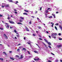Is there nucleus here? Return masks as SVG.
Masks as SVG:
<instances>
[{
  "label": "nucleus",
  "instance_id": "1",
  "mask_svg": "<svg viewBox=\"0 0 62 62\" xmlns=\"http://www.w3.org/2000/svg\"><path fill=\"white\" fill-rule=\"evenodd\" d=\"M44 40L45 41V42H47V43H48V45H51V43L50 42H48L47 40H46L45 39H44Z\"/></svg>",
  "mask_w": 62,
  "mask_h": 62
},
{
  "label": "nucleus",
  "instance_id": "2",
  "mask_svg": "<svg viewBox=\"0 0 62 62\" xmlns=\"http://www.w3.org/2000/svg\"><path fill=\"white\" fill-rule=\"evenodd\" d=\"M57 35V34L56 33H53L52 34V36L53 37L54 36H56Z\"/></svg>",
  "mask_w": 62,
  "mask_h": 62
},
{
  "label": "nucleus",
  "instance_id": "3",
  "mask_svg": "<svg viewBox=\"0 0 62 62\" xmlns=\"http://www.w3.org/2000/svg\"><path fill=\"white\" fill-rule=\"evenodd\" d=\"M9 5L8 4H5L4 5V6L5 8H8L9 7Z\"/></svg>",
  "mask_w": 62,
  "mask_h": 62
},
{
  "label": "nucleus",
  "instance_id": "4",
  "mask_svg": "<svg viewBox=\"0 0 62 62\" xmlns=\"http://www.w3.org/2000/svg\"><path fill=\"white\" fill-rule=\"evenodd\" d=\"M34 60H35V61H38V60H39V58H38L37 59H35V58H34Z\"/></svg>",
  "mask_w": 62,
  "mask_h": 62
},
{
  "label": "nucleus",
  "instance_id": "5",
  "mask_svg": "<svg viewBox=\"0 0 62 62\" xmlns=\"http://www.w3.org/2000/svg\"><path fill=\"white\" fill-rule=\"evenodd\" d=\"M9 23H12V24H14L15 23H14V22L13 21H9Z\"/></svg>",
  "mask_w": 62,
  "mask_h": 62
},
{
  "label": "nucleus",
  "instance_id": "6",
  "mask_svg": "<svg viewBox=\"0 0 62 62\" xmlns=\"http://www.w3.org/2000/svg\"><path fill=\"white\" fill-rule=\"evenodd\" d=\"M25 29H26V31H29V30L28 29V28H27V27H26V26L25 27Z\"/></svg>",
  "mask_w": 62,
  "mask_h": 62
},
{
  "label": "nucleus",
  "instance_id": "7",
  "mask_svg": "<svg viewBox=\"0 0 62 62\" xmlns=\"http://www.w3.org/2000/svg\"><path fill=\"white\" fill-rule=\"evenodd\" d=\"M57 47L58 48H60V47H62V45H57Z\"/></svg>",
  "mask_w": 62,
  "mask_h": 62
},
{
  "label": "nucleus",
  "instance_id": "8",
  "mask_svg": "<svg viewBox=\"0 0 62 62\" xmlns=\"http://www.w3.org/2000/svg\"><path fill=\"white\" fill-rule=\"evenodd\" d=\"M59 27L60 28V29H61V30L62 31V26L61 25H59Z\"/></svg>",
  "mask_w": 62,
  "mask_h": 62
},
{
  "label": "nucleus",
  "instance_id": "9",
  "mask_svg": "<svg viewBox=\"0 0 62 62\" xmlns=\"http://www.w3.org/2000/svg\"><path fill=\"white\" fill-rule=\"evenodd\" d=\"M4 36H5V37H6V39H8V36H7V35H6V34H4Z\"/></svg>",
  "mask_w": 62,
  "mask_h": 62
},
{
  "label": "nucleus",
  "instance_id": "10",
  "mask_svg": "<svg viewBox=\"0 0 62 62\" xmlns=\"http://www.w3.org/2000/svg\"><path fill=\"white\" fill-rule=\"evenodd\" d=\"M21 19H22V20H24V18H23V17H22V16H21L20 17Z\"/></svg>",
  "mask_w": 62,
  "mask_h": 62
},
{
  "label": "nucleus",
  "instance_id": "11",
  "mask_svg": "<svg viewBox=\"0 0 62 62\" xmlns=\"http://www.w3.org/2000/svg\"><path fill=\"white\" fill-rule=\"evenodd\" d=\"M34 52L35 53L38 54V52L36 51H34Z\"/></svg>",
  "mask_w": 62,
  "mask_h": 62
},
{
  "label": "nucleus",
  "instance_id": "12",
  "mask_svg": "<svg viewBox=\"0 0 62 62\" xmlns=\"http://www.w3.org/2000/svg\"><path fill=\"white\" fill-rule=\"evenodd\" d=\"M23 15H28V14L26 13H23Z\"/></svg>",
  "mask_w": 62,
  "mask_h": 62
},
{
  "label": "nucleus",
  "instance_id": "13",
  "mask_svg": "<svg viewBox=\"0 0 62 62\" xmlns=\"http://www.w3.org/2000/svg\"><path fill=\"white\" fill-rule=\"evenodd\" d=\"M51 24H52L51 26L52 27H53V26H54V23H53L51 22Z\"/></svg>",
  "mask_w": 62,
  "mask_h": 62
},
{
  "label": "nucleus",
  "instance_id": "14",
  "mask_svg": "<svg viewBox=\"0 0 62 62\" xmlns=\"http://www.w3.org/2000/svg\"><path fill=\"white\" fill-rule=\"evenodd\" d=\"M10 59H12V60H14V58L12 57H10Z\"/></svg>",
  "mask_w": 62,
  "mask_h": 62
},
{
  "label": "nucleus",
  "instance_id": "15",
  "mask_svg": "<svg viewBox=\"0 0 62 62\" xmlns=\"http://www.w3.org/2000/svg\"><path fill=\"white\" fill-rule=\"evenodd\" d=\"M23 50H24L25 51H26V49L25 48H23L22 51H23Z\"/></svg>",
  "mask_w": 62,
  "mask_h": 62
},
{
  "label": "nucleus",
  "instance_id": "16",
  "mask_svg": "<svg viewBox=\"0 0 62 62\" xmlns=\"http://www.w3.org/2000/svg\"><path fill=\"white\" fill-rule=\"evenodd\" d=\"M23 58V55H22L21 56V57H20V59H22Z\"/></svg>",
  "mask_w": 62,
  "mask_h": 62
},
{
  "label": "nucleus",
  "instance_id": "17",
  "mask_svg": "<svg viewBox=\"0 0 62 62\" xmlns=\"http://www.w3.org/2000/svg\"><path fill=\"white\" fill-rule=\"evenodd\" d=\"M17 23L18 24H22V25H23V24L20 23Z\"/></svg>",
  "mask_w": 62,
  "mask_h": 62
},
{
  "label": "nucleus",
  "instance_id": "18",
  "mask_svg": "<svg viewBox=\"0 0 62 62\" xmlns=\"http://www.w3.org/2000/svg\"><path fill=\"white\" fill-rule=\"evenodd\" d=\"M24 10L25 11V12H29V11L28 10Z\"/></svg>",
  "mask_w": 62,
  "mask_h": 62
},
{
  "label": "nucleus",
  "instance_id": "19",
  "mask_svg": "<svg viewBox=\"0 0 62 62\" xmlns=\"http://www.w3.org/2000/svg\"><path fill=\"white\" fill-rule=\"evenodd\" d=\"M19 21L20 22H23V21L22 20V19H21Z\"/></svg>",
  "mask_w": 62,
  "mask_h": 62
},
{
  "label": "nucleus",
  "instance_id": "20",
  "mask_svg": "<svg viewBox=\"0 0 62 62\" xmlns=\"http://www.w3.org/2000/svg\"><path fill=\"white\" fill-rule=\"evenodd\" d=\"M3 53L4 54H5V55H7V54H6V52H3Z\"/></svg>",
  "mask_w": 62,
  "mask_h": 62
},
{
  "label": "nucleus",
  "instance_id": "21",
  "mask_svg": "<svg viewBox=\"0 0 62 62\" xmlns=\"http://www.w3.org/2000/svg\"><path fill=\"white\" fill-rule=\"evenodd\" d=\"M0 60H1V61H3V60H4L3 59V58H0Z\"/></svg>",
  "mask_w": 62,
  "mask_h": 62
},
{
  "label": "nucleus",
  "instance_id": "22",
  "mask_svg": "<svg viewBox=\"0 0 62 62\" xmlns=\"http://www.w3.org/2000/svg\"><path fill=\"white\" fill-rule=\"evenodd\" d=\"M6 27H7V28H9V26L8 25L7 26H6Z\"/></svg>",
  "mask_w": 62,
  "mask_h": 62
},
{
  "label": "nucleus",
  "instance_id": "23",
  "mask_svg": "<svg viewBox=\"0 0 62 62\" xmlns=\"http://www.w3.org/2000/svg\"><path fill=\"white\" fill-rule=\"evenodd\" d=\"M43 44H44V45L46 47H47V46L45 44V43H43Z\"/></svg>",
  "mask_w": 62,
  "mask_h": 62
},
{
  "label": "nucleus",
  "instance_id": "24",
  "mask_svg": "<svg viewBox=\"0 0 62 62\" xmlns=\"http://www.w3.org/2000/svg\"><path fill=\"white\" fill-rule=\"evenodd\" d=\"M55 29H56V30H57V28L56 27V26H55Z\"/></svg>",
  "mask_w": 62,
  "mask_h": 62
},
{
  "label": "nucleus",
  "instance_id": "25",
  "mask_svg": "<svg viewBox=\"0 0 62 62\" xmlns=\"http://www.w3.org/2000/svg\"><path fill=\"white\" fill-rule=\"evenodd\" d=\"M14 31L15 33H17V31H16V30H14Z\"/></svg>",
  "mask_w": 62,
  "mask_h": 62
},
{
  "label": "nucleus",
  "instance_id": "26",
  "mask_svg": "<svg viewBox=\"0 0 62 62\" xmlns=\"http://www.w3.org/2000/svg\"><path fill=\"white\" fill-rule=\"evenodd\" d=\"M45 14L46 15V16H45L46 17V18H47V14Z\"/></svg>",
  "mask_w": 62,
  "mask_h": 62
},
{
  "label": "nucleus",
  "instance_id": "27",
  "mask_svg": "<svg viewBox=\"0 0 62 62\" xmlns=\"http://www.w3.org/2000/svg\"><path fill=\"white\" fill-rule=\"evenodd\" d=\"M52 38H54V39H55V38H56V37L55 36H54V37L53 36V37H52Z\"/></svg>",
  "mask_w": 62,
  "mask_h": 62
},
{
  "label": "nucleus",
  "instance_id": "28",
  "mask_svg": "<svg viewBox=\"0 0 62 62\" xmlns=\"http://www.w3.org/2000/svg\"><path fill=\"white\" fill-rule=\"evenodd\" d=\"M53 16L54 17V18H55V15H54V14H53Z\"/></svg>",
  "mask_w": 62,
  "mask_h": 62
},
{
  "label": "nucleus",
  "instance_id": "29",
  "mask_svg": "<svg viewBox=\"0 0 62 62\" xmlns=\"http://www.w3.org/2000/svg\"><path fill=\"white\" fill-rule=\"evenodd\" d=\"M49 18H53V17L52 16H49Z\"/></svg>",
  "mask_w": 62,
  "mask_h": 62
},
{
  "label": "nucleus",
  "instance_id": "30",
  "mask_svg": "<svg viewBox=\"0 0 62 62\" xmlns=\"http://www.w3.org/2000/svg\"><path fill=\"white\" fill-rule=\"evenodd\" d=\"M59 39L60 40H62V38H59Z\"/></svg>",
  "mask_w": 62,
  "mask_h": 62
},
{
  "label": "nucleus",
  "instance_id": "31",
  "mask_svg": "<svg viewBox=\"0 0 62 62\" xmlns=\"http://www.w3.org/2000/svg\"><path fill=\"white\" fill-rule=\"evenodd\" d=\"M9 2H13V1L11 0H9Z\"/></svg>",
  "mask_w": 62,
  "mask_h": 62
},
{
  "label": "nucleus",
  "instance_id": "32",
  "mask_svg": "<svg viewBox=\"0 0 62 62\" xmlns=\"http://www.w3.org/2000/svg\"><path fill=\"white\" fill-rule=\"evenodd\" d=\"M59 24L57 23L56 24H55V25H58Z\"/></svg>",
  "mask_w": 62,
  "mask_h": 62
},
{
  "label": "nucleus",
  "instance_id": "33",
  "mask_svg": "<svg viewBox=\"0 0 62 62\" xmlns=\"http://www.w3.org/2000/svg\"><path fill=\"white\" fill-rule=\"evenodd\" d=\"M0 29H1V30H3V28H0Z\"/></svg>",
  "mask_w": 62,
  "mask_h": 62
},
{
  "label": "nucleus",
  "instance_id": "34",
  "mask_svg": "<svg viewBox=\"0 0 62 62\" xmlns=\"http://www.w3.org/2000/svg\"><path fill=\"white\" fill-rule=\"evenodd\" d=\"M38 28H39V29H41V27L39 26Z\"/></svg>",
  "mask_w": 62,
  "mask_h": 62
},
{
  "label": "nucleus",
  "instance_id": "35",
  "mask_svg": "<svg viewBox=\"0 0 62 62\" xmlns=\"http://www.w3.org/2000/svg\"><path fill=\"white\" fill-rule=\"evenodd\" d=\"M3 16V15H0V17H2Z\"/></svg>",
  "mask_w": 62,
  "mask_h": 62
},
{
  "label": "nucleus",
  "instance_id": "36",
  "mask_svg": "<svg viewBox=\"0 0 62 62\" xmlns=\"http://www.w3.org/2000/svg\"><path fill=\"white\" fill-rule=\"evenodd\" d=\"M39 39L40 40H42V39H41V38H39Z\"/></svg>",
  "mask_w": 62,
  "mask_h": 62
},
{
  "label": "nucleus",
  "instance_id": "37",
  "mask_svg": "<svg viewBox=\"0 0 62 62\" xmlns=\"http://www.w3.org/2000/svg\"><path fill=\"white\" fill-rule=\"evenodd\" d=\"M27 52L28 53V54H30V52H29V51H27Z\"/></svg>",
  "mask_w": 62,
  "mask_h": 62
},
{
  "label": "nucleus",
  "instance_id": "38",
  "mask_svg": "<svg viewBox=\"0 0 62 62\" xmlns=\"http://www.w3.org/2000/svg\"><path fill=\"white\" fill-rule=\"evenodd\" d=\"M30 24H31V21H30L29 23Z\"/></svg>",
  "mask_w": 62,
  "mask_h": 62
},
{
  "label": "nucleus",
  "instance_id": "39",
  "mask_svg": "<svg viewBox=\"0 0 62 62\" xmlns=\"http://www.w3.org/2000/svg\"><path fill=\"white\" fill-rule=\"evenodd\" d=\"M59 36H61V33H59L58 34Z\"/></svg>",
  "mask_w": 62,
  "mask_h": 62
},
{
  "label": "nucleus",
  "instance_id": "40",
  "mask_svg": "<svg viewBox=\"0 0 62 62\" xmlns=\"http://www.w3.org/2000/svg\"><path fill=\"white\" fill-rule=\"evenodd\" d=\"M18 3V1H17L16 2L15 4H17V3Z\"/></svg>",
  "mask_w": 62,
  "mask_h": 62
},
{
  "label": "nucleus",
  "instance_id": "41",
  "mask_svg": "<svg viewBox=\"0 0 62 62\" xmlns=\"http://www.w3.org/2000/svg\"><path fill=\"white\" fill-rule=\"evenodd\" d=\"M20 50V49H17V51H19V50Z\"/></svg>",
  "mask_w": 62,
  "mask_h": 62
},
{
  "label": "nucleus",
  "instance_id": "42",
  "mask_svg": "<svg viewBox=\"0 0 62 62\" xmlns=\"http://www.w3.org/2000/svg\"><path fill=\"white\" fill-rule=\"evenodd\" d=\"M48 47L49 48H51V47L50 46H48Z\"/></svg>",
  "mask_w": 62,
  "mask_h": 62
},
{
  "label": "nucleus",
  "instance_id": "43",
  "mask_svg": "<svg viewBox=\"0 0 62 62\" xmlns=\"http://www.w3.org/2000/svg\"><path fill=\"white\" fill-rule=\"evenodd\" d=\"M14 11H17V10H16V9H14Z\"/></svg>",
  "mask_w": 62,
  "mask_h": 62
},
{
  "label": "nucleus",
  "instance_id": "44",
  "mask_svg": "<svg viewBox=\"0 0 62 62\" xmlns=\"http://www.w3.org/2000/svg\"><path fill=\"white\" fill-rule=\"evenodd\" d=\"M46 13H48V10H46Z\"/></svg>",
  "mask_w": 62,
  "mask_h": 62
},
{
  "label": "nucleus",
  "instance_id": "45",
  "mask_svg": "<svg viewBox=\"0 0 62 62\" xmlns=\"http://www.w3.org/2000/svg\"><path fill=\"white\" fill-rule=\"evenodd\" d=\"M33 36H36V35H35V34H33Z\"/></svg>",
  "mask_w": 62,
  "mask_h": 62
},
{
  "label": "nucleus",
  "instance_id": "46",
  "mask_svg": "<svg viewBox=\"0 0 62 62\" xmlns=\"http://www.w3.org/2000/svg\"><path fill=\"white\" fill-rule=\"evenodd\" d=\"M51 54H52V55H54V54L53 53H51Z\"/></svg>",
  "mask_w": 62,
  "mask_h": 62
},
{
  "label": "nucleus",
  "instance_id": "47",
  "mask_svg": "<svg viewBox=\"0 0 62 62\" xmlns=\"http://www.w3.org/2000/svg\"><path fill=\"white\" fill-rule=\"evenodd\" d=\"M1 7H2V8H4V6L3 5L1 6Z\"/></svg>",
  "mask_w": 62,
  "mask_h": 62
},
{
  "label": "nucleus",
  "instance_id": "48",
  "mask_svg": "<svg viewBox=\"0 0 62 62\" xmlns=\"http://www.w3.org/2000/svg\"><path fill=\"white\" fill-rule=\"evenodd\" d=\"M7 19H8L9 20V19H10V18H9V17H8L7 18Z\"/></svg>",
  "mask_w": 62,
  "mask_h": 62
},
{
  "label": "nucleus",
  "instance_id": "49",
  "mask_svg": "<svg viewBox=\"0 0 62 62\" xmlns=\"http://www.w3.org/2000/svg\"><path fill=\"white\" fill-rule=\"evenodd\" d=\"M19 48H20V49H22V47L21 46H20L19 47Z\"/></svg>",
  "mask_w": 62,
  "mask_h": 62
},
{
  "label": "nucleus",
  "instance_id": "50",
  "mask_svg": "<svg viewBox=\"0 0 62 62\" xmlns=\"http://www.w3.org/2000/svg\"><path fill=\"white\" fill-rule=\"evenodd\" d=\"M27 43L28 44H30V43H29V42H27Z\"/></svg>",
  "mask_w": 62,
  "mask_h": 62
},
{
  "label": "nucleus",
  "instance_id": "51",
  "mask_svg": "<svg viewBox=\"0 0 62 62\" xmlns=\"http://www.w3.org/2000/svg\"><path fill=\"white\" fill-rule=\"evenodd\" d=\"M17 36L18 37H19V35H17Z\"/></svg>",
  "mask_w": 62,
  "mask_h": 62
},
{
  "label": "nucleus",
  "instance_id": "52",
  "mask_svg": "<svg viewBox=\"0 0 62 62\" xmlns=\"http://www.w3.org/2000/svg\"><path fill=\"white\" fill-rule=\"evenodd\" d=\"M10 29H11V28H13V27H12L11 26H10Z\"/></svg>",
  "mask_w": 62,
  "mask_h": 62
},
{
  "label": "nucleus",
  "instance_id": "53",
  "mask_svg": "<svg viewBox=\"0 0 62 62\" xmlns=\"http://www.w3.org/2000/svg\"><path fill=\"white\" fill-rule=\"evenodd\" d=\"M46 33H47V34H48L49 33V32H48V31H46Z\"/></svg>",
  "mask_w": 62,
  "mask_h": 62
},
{
  "label": "nucleus",
  "instance_id": "54",
  "mask_svg": "<svg viewBox=\"0 0 62 62\" xmlns=\"http://www.w3.org/2000/svg\"><path fill=\"white\" fill-rule=\"evenodd\" d=\"M52 58L51 57H50L49 58V59H52Z\"/></svg>",
  "mask_w": 62,
  "mask_h": 62
},
{
  "label": "nucleus",
  "instance_id": "55",
  "mask_svg": "<svg viewBox=\"0 0 62 62\" xmlns=\"http://www.w3.org/2000/svg\"><path fill=\"white\" fill-rule=\"evenodd\" d=\"M31 17H32V18H35V17H34V16H31Z\"/></svg>",
  "mask_w": 62,
  "mask_h": 62
},
{
  "label": "nucleus",
  "instance_id": "56",
  "mask_svg": "<svg viewBox=\"0 0 62 62\" xmlns=\"http://www.w3.org/2000/svg\"><path fill=\"white\" fill-rule=\"evenodd\" d=\"M39 37L40 38H41V36L39 35Z\"/></svg>",
  "mask_w": 62,
  "mask_h": 62
},
{
  "label": "nucleus",
  "instance_id": "57",
  "mask_svg": "<svg viewBox=\"0 0 62 62\" xmlns=\"http://www.w3.org/2000/svg\"><path fill=\"white\" fill-rule=\"evenodd\" d=\"M56 62H57L58 61L57 60H56Z\"/></svg>",
  "mask_w": 62,
  "mask_h": 62
},
{
  "label": "nucleus",
  "instance_id": "58",
  "mask_svg": "<svg viewBox=\"0 0 62 62\" xmlns=\"http://www.w3.org/2000/svg\"><path fill=\"white\" fill-rule=\"evenodd\" d=\"M48 62H52L50 60L48 61Z\"/></svg>",
  "mask_w": 62,
  "mask_h": 62
},
{
  "label": "nucleus",
  "instance_id": "59",
  "mask_svg": "<svg viewBox=\"0 0 62 62\" xmlns=\"http://www.w3.org/2000/svg\"><path fill=\"white\" fill-rule=\"evenodd\" d=\"M56 14H57V13H58V12L57 11V12H56Z\"/></svg>",
  "mask_w": 62,
  "mask_h": 62
},
{
  "label": "nucleus",
  "instance_id": "60",
  "mask_svg": "<svg viewBox=\"0 0 62 62\" xmlns=\"http://www.w3.org/2000/svg\"><path fill=\"white\" fill-rule=\"evenodd\" d=\"M10 53H12V51H9Z\"/></svg>",
  "mask_w": 62,
  "mask_h": 62
},
{
  "label": "nucleus",
  "instance_id": "61",
  "mask_svg": "<svg viewBox=\"0 0 62 62\" xmlns=\"http://www.w3.org/2000/svg\"><path fill=\"white\" fill-rule=\"evenodd\" d=\"M36 33H38V32H38V31H36Z\"/></svg>",
  "mask_w": 62,
  "mask_h": 62
},
{
  "label": "nucleus",
  "instance_id": "62",
  "mask_svg": "<svg viewBox=\"0 0 62 62\" xmlns=\"http://www.w3.org/2000/svg\"><path fill=\"white\" fill-rule=\"evenodd\" d=\"M49 38H51V36H50L49 35Z\"/></svg>",
  "mask_w": 62,
  "mask_h": 62
},
{
  "label": "nucleus",
  "instance_id": "63",
  "mask_svg": "<svg viewBox=\"0 0 62 62\" xmlns=\"http://www.w3.org/2000/svg\"><path fill=\"white\" fill-rule=\"evenodd\" d=\"M15 13H16H16H17V12H15Z\"/></svg>",
  "mask_w": 62,
  "mask_h": 62
},
{
  "label": "nucleus",
  "instance_id": "64",
  "mask_svg": "<svg viewBox=\"0 0 62 62\" xmlns=\"http://www.w3.org/2000/svg\"><path fill=\"white\" fill-rule=\"evenodd\" d=\"M24 40H25V38L24 37Z\"/></svg>",
  "mask_w": 62,
  "mask_h": 62
}]
</instances>
